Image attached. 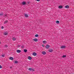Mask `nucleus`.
<instances>
[{
	"instance_id": "f257e3e1",
	"label": "nucleus",
	"mask_w": 74,
	"mask_h": 74,
	"mask_svg": "<svg viewBox=\"0 0 74 74\" xmlns=\"http://www.w3.org/2000/svg\"><path fill=\"white\" fill-rule=\"evenodd\" d=\"M21 5H26V2L24 1L22 2Z\"/></svg>"
},
{
	"instance_id": "f03ea898",
	"label": "nucleus",
	"mask_w": 74,
	"mask_h": 74,
	"mask_svg": "<svg viewBox=\"0 0 74 74\" xmlns=\"http://www.w3.org/2000/svg\"><path fill=\"white\" fill-rule=\"evenodd\" d=\"M45 47L46 49H48L49 47H50V45H47L45 46Z\"/></svg>"
},
{
	"instance_id": "7ed1b4c3",
	"label": "nucleus",
	"mask_w": 74,
	"mask_h": 74,
	"mask_svg": "<svg viewBox=\"0 0 74 74\" xmlns=\"http://www.w3.org/2000/svg\"><path fill=\"white\" fill-rule=\"evenodd\" d=\"M61 48L62 49H65V48H66V46L62 45L61 47Z\"/></svg>"
},
{
	"instance_id": "20e7f679",
	"label": "nucleus",
	"mask_w": 74,
	"mask_h": 74,
	"mask_svg": "<svg viewBox=\"0 0 74 74\" xmlns=\"http://www.w3.org/2000/svg\"><path fill=\"white\" fill-rule=\"evenodd\" d=\"M63 6L60 5L58 6V8H59V9H62V8H63Z\"/></svg>"
},
{
	"instance_id": "39448f33",
	"label": "nucleus",
	"mask_w": 74,
	"mask_h": 74,
	"mask_svg": "<svg viewBox=\"0 0 74 74\" xmlns=\"http://www.w3.org/2000/svg\"><path fill=\"white\" fill-rule=\"evenodd\" d=\"M3 34L5 36H6L8 35V33L7 32H4V33H3Z\"/></svg>"
},
{
	"instance_id": "423d86ee",
	"label": "nucleus",
	"mask_w": 74,
	"mask_h": 74,
	"mask_svg": "<svg viewBox=\"0 0 74 74\" xmlns=\"http://www.w3.org/2000/svg\"><path fill=\"white\" fill-rule=\"evenodd\" d=\"M28 59L29 60H32V57H31L30 56H29L28 57Z\"/></svg>"
},
{
	"instance_id": "0eeeda50",
	"label": "nucleus",
	"mask_w": 74,
	"mask_h": 74,
	"mask_svg": "<svg viewBox=\"0 0 74 74\" xmlns=\"http://www.w3.org/2000/svg\"><path fill=\"white\" fill-rule=\"evenodd\" d=\"M16 52H17V53H21V50H16Z\"/></svg>"
},
{
	"instance_id": "6e6552de",
	"label": "nucleus",
	"mask_w": 74,
	"mask_h": 74,
	"mask_svg": "<svg viewBox=\"0 0 74 74\" xmlns=\"http://www.w3.org/2000/svg\"><path fill=\"white\" fill-rule=\"evenodd\" d=\"M32 55L33 56H36V55H37V53H36V52H34L32 54Z\"/></svg>"
},
{
	"instance_id": "1a4fd4ad",
	"label": "nucleus",
	"mask_w": 74,
	"mask_h": 74,
	"mask_svg": "<svg viewBox=\"0 0 74 74\" xmlns=\"http://www.w3.org/2000/svg\"><path fill=\"white\" fill-rule=\"evenodd\" d=\"M65 8H69V5H66L65 6Z\"/></svg>"
},
{
	"instance_id": "9d476101",
	"label": "nucleus",
	"mask_w": 74,
	"mask_h": 74,
	"mask_svg": "<svg viewBox=\"0 0 74 74\" xmlns=\"http://www.w3.org/2000/svg\"><path fill=\"white\" fill-rule=\"evenodd\" d=\"M8 21L6 20L4 22V24H6V23H8Z\"/></svg>"
},
{
	"instance_id": "9b49d317",
	"label": "nucleus",
	"mask_w": 74,
	"mask_h": 74,
	"mask_svg": "<svg viewBox=\"0 0 74 74\" xmlns=\"http://www.w3.org/2000/svg\"><path fill=\"white\" fill-rule=\"evenodd\" d=\"M9 59H10V60H14V58L12 57H10L9 58Z\"/></svg>"
},
{
	"instance_id": "f8f14e48",
	"label": "nucleus",
	"mask_w": 74,
	"mask_h": 74,
	"mask_svg": "<svg viewBox=\"0 0 74 74\" xmlns=\"http://www.w3.org/2000/svg\"><path fill=\"white\" fill-rule=\"evenodd\" d=\"M42 53L43 55H45V54H46V52L45 51H42Z\"/></svg>"
},
{
	"instance_id": "ddd939ff",
	"label": "nucleus",
	"mask_w": 74,
	"mask_h": 74,
	"mask_svg": "<svg viewBox=\"0 0 74 74\" xmlns=\"http://www.w3.org/2000/svg\"><path fill=\"white\" fill-rule=\"evenodd\" d=\"M25 17H26V18H27L28 17H29L28 15L26 14H25Z\"/></svg>"
},
{
	"instance_id": "4468645a",
	"label": "nucleus",
	"mask_w": 74,
	"mask_h": 74,
	"mask_svg": "<svg viewBox=\"0 0 74 74\" xmlns=\"http://www.w3.org/2000/svg\"><path fill=\"white\" fill-rule=\"evenodd\" d=\"M34 41H35V42H37L38 41V39H34Z\"/></svg>"
},
{
	"instance_id": "2eb2a0df",
	"label": "nucleus",
	"mask_w": 74,
	"mask_h": 74,
	"mask_svg": "<svg viewBox=\"0 0 74 74\" xmlns=\"http://www.w3.org/2000/svg\"><path fill=\"white\" fill-rule=\"evenodd\" d=\"M27 51V49H24V52H25V53H26Z\"/></svg>"
},
{
	"instance_id": "dca6fc26",
	"label": "nucleus",
	"mask_w": 74,
	"mask_h": 74,
	"mask_svg": "<svg viewBox=\"0 0 74 74\" xmlns=\"http://www.w3.org/2000/svg\"><path fill=\"white\" fill-rule=\"evenodd\" d=\"M49 52H53V50L52 49H50L49 50Z\"/></svg>"
},
{
	"instance_id": "f3484780",
	"label": "nucleus",
	"mask_w": 74,
	"mask_h": 74,
	"mask_svg": "<svg viewBox=\"0 0 74 74\" xmlns=\"http://www.w3.org/2000/svg\"><path fill=\"white\" fill-rule=\"evenodd\" d=\"M14 63V64H17V63H18V61H15Z\"/></svg>"
},
{
	"instance_id": "a211bd4d",
	"label": "nucleus",
	"mask_w": 74,
	"mask_h": 74,
	"mask_svg": "<svg viewBox=\"0 0 74 74\" xmlns=\"http://www.w3.org/2000/svg\"><path fill=\"white\" fill-rule=\"evenodd\" d=\"M4 15V13L3 12H1L0 14V16H3Z\"/></svg>"
},
{
	"instance_id": "6ab92c4d",
	"label": "nucleus",
	"mask_w": 74,
	"mask_h": 74,
	"mask_svg": "<svg viewBox=\"0 0 74 74\" xmlns=\"http://www.w3.org/2000/svg\"><path fill=\"white\" fill-rule=\"evenodd\" d=\"M43 42L44 44H46L47 42L45 40L43 41Z\"/></svg>"
},
{
	"instance_id": "aec40b11",
	"label": "nucleus",
	"mask_w": 74,
	"mask_h": 74,
	"mask_svg": "<svg viewBox=\"0 0 74 74\" xmlns=\"http://www.w3.org/2000/svg\"><path fill=\"white\" fill-rule=\"evenodd\" d=\"M66 55H63L61 57V58H66Z\"/></svg>"
},
{
	"instance_id": "412c9836",
	"label": "nucleus",
	"mask_w": 74,
	"mask_h": 74,
	"mask_svg": "<svg viewBox=\"0 0 74 74\" xmlns=\"http://www.w3.org/2000/svg\"><path fill=\"white\" fill-rule=\"evenodd\" d=\"M35 37H39V35L37 34L35 35Z\"/></svg>"
},
{
	"instance_id": "4be33fe9",
	"label": "nucleus",
	"mask_w": 74,
	"mask_h": 74,
	"mask_svg": "<svg viewBox=\"0 0 74 74\" xmlns=\"http://www.w3.org/2000/svg\"><path fill=\"white\" fill-rule=\"evenodd\" d=\"M56 23L57 24H59V21H56Z\"/></svg>"
},
{
	"instance_id": "5701e85b",
	"label": "nucleus",
	"mask_w": 74,
	"mask_h": 74,
	"mask_svg": "<svg viewBox=\"0 0 74 74\" xmlns=\"http://www.w3.org/2000/svg\"><path fill=\"white\" fill-rule=\"evenodd\" d=\"M12 40H13V41H15V40H16V38H15V37H14L12 38Z\"/></svg>"
},
{
	"instance_id": "b1692460",
	"label": "nucleus",
	"mask_w": 74,
	"mask_h": 74,
	"mask_svg": "<svg viewBox=\"0 0 74 74\" xmlns=\"http://www.w3.org/2000/svg\"><path fill=\"white\" fill-rule=\"evenodd\" d=\"M32 68H30L28 70H29L30 71H32Z\"/></svg>"
},
{
	"instance_id": "393cba45",
	"label": "nucleus",
	"mask_w": 74,
	"mask_h": 74,
	"mask_svg": "<svg viewBox=\"0 0 74 74\" xmlns=\"http://www.w3.org/2000/svg\"><path fill=\"white\" fill-rule=\"evenodd\" d=\"M8 45H5V47H6V48H7V47H8Z\"/></svg>"
},
{
	"instance_id": "a878e982",
	"label": "nucleus",
	"mask_w": 74,
	"mask_h": 74,
	"mask_svg": "<svg viewBox=\"0 0 74 74\" xmlns=\"http://www.w3.org/2000/svg\"><path fill=\"white\" fill-rule=\"evenodd\" d=\"M32 71H35V69H33L32 68Z\"/></svg>"
},
{
	"instance_id": "bb28decb",
	"label": "nucleus",
	"mask_w": 74,
	"mask_h": 74,
	"mask_svg": "<svg viewBox=\"0 0 74 74\" xmlns=\"http://www.w3.org/2000/svg\"><path fill=\"white\" fill-rule=\"evenodd\" d=\"M21 47L22 48H24V46L22 45L21 46Z\"/></svg>"
},
{
	"instance_id": "cd10ccee",
	"label": "nucleus",
	"mask_w": 74,
	"mask_h": 74,
	"mask_svg": "<svg viewBox=\"0 0 74 74\" xmlns=\"http://www.w3.org/2000/svg\"><path fill=\"white\" fill-rule=\"evenodd\" d=\"M1 28L2 29H4V27L3 26H2L1 27Z\"/></svg>"
},
{
	"instance_id": "c85d7f7f",
	"label": "nucleus",
	"mask_w": 74,
	"mask_h": 74,
	"mask_svg": "<svg viewBox=\"0 0 74 74\" xmlns=\"http://www.w3.org/2000/svg\"><path fill=\"white\" fill-rule=\"evenodd\" d=\"M42 47H45V45H44L43 44H42Z\"/></svg>"
},
{
	"instance_id": "c756f323",
	"label": "nucleus",
	"mask_w": 74,
	"mask_h": 74,
	"mask_svg": "<svg viewBox=\"0 0 74 74\" xmlns=\"http://www.w3.org/2000/svg\"><path fill=\"white\" fill-rule=\"evenodd\" d=\"M2 66L0 65V69H2Z\"/></svg>"
},
{
	"instance_id": "7c9ffc66",
	"label": "nucleus",
	"mask_w": 74,
	"mask_h": 74,
	"mask_svg": "<svg viewBox=\"0 0 74 74\" xmlns=\"http://www.w3.org/2000/svg\"><path fill=\"white\" fill-rule=\"evenodd\" d=\"M35 1H40V0H35Z\"/></svg>"
},
{
	"instance_id": "2f4dec72",
	"label": "nucleus",
	"mask_w": 74,
	"mask_h": 74,
	"mask_svg": "<svg viewBox=\"0 0 74 74\" xmlns=\"http://www.w3.org/2000/svg\"><path fill=\"white\" fill-rule=\"evenodd\" d=\"M2 57H4V56H5V55H2Z\"/></svg>"
},
{
	"instance_id": "473e14b6",
	"label": "nucleus",
	"mask_w": 74,
	"mask_h": 74,
	"mask_svg": "<svg viewBox=\"0 0 74 74\" xmlns=\"http://www.w3.org/2000/svg\"><path fill=\"white\" fill-rule=\"evenodd\" d=\"M27 4H29V3H30L28 1L27 2Z\"/></svg>"
},
{
	"instance_id": "72a5a7b5",
	"label": "nucleus",
	"mask_w": 74,
	"mask_h": 74,
	"mask_svg": "<svg viewBox=\"0 0 74 74\" xmlns=\"http://www.w3.org/2000/svg\"><path fill=\"white\" fill-rule=\"evenodd\" d=\"M7 14H5L4 16H7Z\"/></svg>"
},
{
	"instance_id": "f704fd0d",
	"label": "nucleus",
	"mask_w": 74,
	"mask_h": 74,
	"mask_svg": "<svg viewBox=\"0 0 74 74\" xmlns=\"http://www.w3.org/2000/svg\"><path fill=\"white\" fill-rule=\"evenodd\" d=\"M10 69H12V66H11L10 67Z\"/></svg>"
},
{
	"instance_id": "c9c22d12",
	"label": "nucleus",
	"mask_w": 74,
	"mask_h": 74,
	"mask_svg": "<svg viewBox=\"0 0 74 74\" xmlns=\"http://www.w3.org/2000/svg\"><path fill=\"white\" fill-rule=\"evenodd\" d=\"M18 47H21V45H18Z\"/></svg>"
},
{
	"instance_id": "e433bc0d",
	"label": "nucleus",
	"mask_w": 74,
	"mask_h": 74,
	"mask_svg": "<svg viewBox=\"0 0 74 74\" xmlns=\"http://www.w3.org/2000/svg\"><path fill=\"white\" fill-rule=\"evenodd\" d=\"M1 42L0 41V44H1Z\"/></svg>"
}]
</instances>
